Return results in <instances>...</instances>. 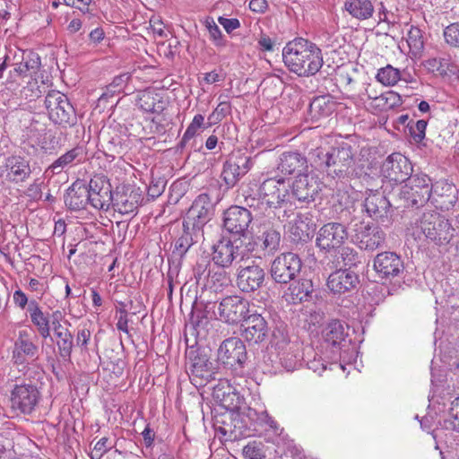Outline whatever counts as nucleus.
Masks as SVG:
<instances>
[{"mask_svg":"<svg viewBox=\"0 0 459 459\" xmlns=\"http://www.w3.org/2000/svg\"><path fill=\"white\" fill-rule=\"evenodd\" d=\"M432 193L444 198L443 204L446 206L454 205L457 202L458 190L454 184L446 180H440L432 185Z\"/></svg>","mask_w":459,"mask_h":459,"instance_id":"44","label":"nucleus"},{"mask_svg":"<svg viewBox=\"0 0 459 459\" xmlns=\"http://www.w3.org/2000/svg\"><path fill=\"white\" fill-rule=\"evenodd\" d=\"M359 283L357 273L349 269H337L327 278L326 286L334 295H342L352 291Z\"/></svg>","mask_w":459,"mask_h":459,"instance_id":"26","label":"nucleus"},{"mask_svg":"<svg viewBox=\"0 0 459 459\" xmlns=\"http://www.w3.org/2000/svg\"><path fill=\"white\" fill-rule=\"evenodd\" d=\"M273 345L277 351L281 365L287 371L297 369L303 359L302 344L299 341H290L288 334L278 330L273 333Z\"/></svg>","mask_w":459,"mask_h":459,"instance_id":"6","label":"nucleus"},{"mask_svg":"<svg viewBox=\"0 0 459 459\" xmlns=\"http://www.w3.org/2000/svg\"><path fill=\"white\" fill-rule=\"evenodd\" d=\"M290 184L283 178H270L259 186L260 197L269 208H279L289 202Z\"/></svg>","mask_w":459,"mask_h":459,"instance_id":"10","label":"nucleus"},{"mask_svg":"<svg viewBox=\"0 0 459 459\" xmlns=\"http://www.w3.org/2000/svg\"><path fill=\"white\" fill-rule=\"evenodd\" d=\"M143 201L142 193L139 189H132L129 192L118 194L115 199V210L121 214H133L137 211Z\"/></svg>","mask_w":459,"mask_h":459,"instance_id":"37","label":"nucleus"},{"mask_svg":"<svg viewBox=\"0 0 459 459\" xmlns=\"http://www.w3.org/2000/svg\"><path fill=\"white\" fill-rule=\"evenodd\" d=\"M204 117L201 114H197L194 117L192 122L187 126L186 132L181 139V143L186 144V142L191 140L197 133V130L204 125Z\"/></svg>","mask_w":459,"mask_h":459,"instance_id":"55","label":"nucleus"},{"mask_svg":"<svg viewBox=\"0 0 459 459\" xmlns=\"http://www.w3.org/2000/svg\"><path fill=\"white\" fill-rule=\"evenodd\" d=\"M150 27L153 33L159 37H165L164 24L161 20L158 17H152L150 20Z\"/></svg>","mask_w":459,"mask_h":459,"instance_id":"64","label":"nucleus"},{"mask_svg":"<svg viewBox=\"0 0 459 459\" xmlns=\"http://www.w3.org/2000/svg\"><path fill=\"white\" fill-rule=\"evenodd\" d=\"M284 297L288 302L298 304L308 300L314 291L313 282L309 279L291 281Z\"/></svg>","mask_w":459,"mask_h":459,"instance_id":"35","label":"nucleus"},{"mask_svg":"<svg viewBox=\"0 0 459 459\" xmlns=\"http://www.w3.org/2000/svg\"><path fill=\"white\" fill-rule=\"evenodd\" d=\"M406 41L411 58H420L424 50L423 31L417 26L411 25L407 32Z\"/></svg>","mask_w":459,"mask_h":459,"instance_id":"41","label":"nucleus"},{"mask_svg":"<svg viewBox=\"0 0 459 459\" xmlns=\"http://www.w3.org/2000/svg\"><path fill=\"white\" fill-rule=\"evenodd\" d=\"M130 76L128 74H123L116 76L112 82L108 86L110 91H120L122 88L127 83Z\"/></svg>","mask_w":459,"mask_h":459,"instance_id":"59","label":"nucleus"},{"mask_svg":"<svg viewBox=\"0 0 459 459\" xmlns=\"http://www.w3.org/2000/svg\"><path fill=\"white\" fill-rule=\"evenodd\" d=\"M424 66L432 73H438L442 74L446 72V69L444 68L442 65V61L439 58H429L425 61Z\"/></svg>","mask_w":459,"mask_h":459,"instance_id":"61","label":"nucleus"},{"mask_svg":"<svg viewBox=\"0 0 459 459\" xmlns=\"http://www.w3.org/2000/svg\"><path fill=\"white\" fill-rule=\"evenodd\" d=\"M30 174L31 169L29 160L20 155L6 157L0 166V178L8 183H23L30 178Z\"/></svg>","mask_w":459,"mask_h":459,"instance_id":"12","label":"nucleus"},{"mask_svg":"<svg viewBox=\"0 0 459 459\" xmlns=\"http://www.w3.org/2000/svg\"><path fill=\"white\" fill-rule=\"evenodd\" d=\"M386 233L377 224H367L356 230L355 244L361 250L374 252L385 245Z\"/></svg>","mask_w":459,"mask_h":459,"instance_id":"15","label":"nucleus"},{"mask_svg":"<svg viewBox=\"0 0 459 459\" xmlns=\"http://www.w3.org/2000/svg\"><path fill=\"white\" fill-rule=\"evenodd\" d=\"M40 65L41 62L39 56L35 52H29L22 58V61L16 65L14 73L22 77H32L38 74Z\"/></svg>","mask_w":459,"mask_h":459,"instance_id":"42","label":"nucleus"},{"mask_svg":"<svg viewBox=\"0 0 459 459\" xmlns=\"http://www.w3.org/2000/svg\"><path fill=\"white\" fill-rule=\"evenodd\" d=\"M224 269L225 268L218 266V268L209 271L207 275L211 288L216 292L221 291L231 283L230 276Z\"/></svg>","mask_w":459,"mask_h":459,"instance_id":"45","label":"nucleus"},{"mask_svg":"<svg viewBox=\"0 0 459 459\" xmlns=\"http://www.w3.org/2000/svg\"><path fill=\"white\" fill-rule=\"evenodd\" d=\"M33 338H37L31 332L20 330L14 341L12 360L15 365L24 366L29 359L37 358L39 347L34 343Z\"/></svg>","mask_w":459,"mask_h":459,"instance_id":"17","label":"nucleus"},{"mask_svg":"<svg viewBox=\"0 0 459 459\" xmlns=\"http://www.w3.org/2000/svg\"><path fill=\"white\" fill-rule=\"evenodd\" d=\"M189 375L192 382L195 385H203L208 382L213 374L212 363L204 354L189 355Z\"/></svg>","mask_w":459,"mask_h":459,"instance_id":"27","label":"nucleus"},{"mask_svg":"<svg viewBox=\"0 0 459 459\" xmlns=\"http://www.w3.org/2000/svg\"><path fill=\"white\" fill-rule=\"evenodd\" d=\"M249 307V301L240 296H227L219 303L218 315L221 321L236 325L247 318Z\"/></svg>","mask_w":459,"mask_h":459,"instance_id":"11","label":"nucleus"},{"mask_svg":"<svg viewBox=\"0 0 459 459\" xmlns=\"http://www.w3.org/2000/svg\"><path fill=\"white\" fill-rule=\"evenodd\" d=\"M322 189V182L311 173L299 174L291 185V194L299 202H313Z\"/></svg>","mask_w":459,"mask_h":459,"instance_id":"16","label":"nucleus"},{"mask_svg":"<svg viewBox=\"0 0 459 459\" xmlns=\"http://www.w3.org/2000/svg\"><path fill=\"white\" fill-rule=\"evenodd\" d=\"M282 59L288 70L299 77L316 75L324 65L322 49L316 43L300 37L285 45Z\"/></svg>","mask_w":459,"mask_h":459,"instance_id":"2","label":"nucleus"},{"mask_svg":"<svg viewBox=\"0 0 459 459\" xmlns=\"http://www.w3.org/2000/svg\"><path fill=\"white\" fill-rule=\"evenodd\" d=\"M41 399L39 388L30 383L17 381L10 386V408L16 414H31Z\"/></svg>","mask_w":459,"mask_h":459,"instance_id":"5","label":"nucleus"},{"mask_svg":"<svg viewBox=\"0 0 459 459\" xmlns=\"http://www.w3.org/2000/svg\"><path fill=\"white\" fill-rule=\"evenodd\" d=\"M427 127V121L420 119L416 122L410 121L407 124V128L410 135L415 143H420L425 138V131Z\"/></svg>","mask_w":459,"mask_h":459,"instance_id":"53","label":"nucleus"},{"mask_svg":"<svg viewBox=\"0 0 459 459\" xmlns=\"http://www.w3.org/2000/svg\"><path fill=\"white\" fill-rule=\"evenodd\" d=\"M65 204L70 210L84 209L90 204L87 186L82 182H74L65 195Z\"/></svg>","mask_w":459,"mask_h":459,"instance_id":"36","label":"nucleus"},{"mask_svg":"<svg viewBox=\"0 0 459 459\" xmlns=\"http://www.w3.org/2000/svg\"><path fill=\"white\" fill-rule=\"evenodd\" d=\"M218 359L225 366H242L247 359V350L243 341L238 337L224 340L218 349Z\"/></svg>","mask_w":459,"mask_h":459,"instance_id":"18","label":"nucleus"},{"mask_svg":"<svg viewBox=\"0 0 459 459\" xmlns=\"http://www.w3.org/2000/svg\"><path fill=\"white\" fill-rule=\"evenodd\" d=\"M302 261L292 252L281 253L271 264L270 274L272 279L280 284H287L294 281L300 273Z\"/></svg>","mask_w":459,"mask_h":459,"instance_id":"8","label":"nucleus"},{"mask_svg":"<svg viewBox=\"0 0 459 459\" xmlns=\"http://www.w3.org/2000/svg\"><path fill=\"white\" fill-rule=\"evenodd\" d=\"M264 276V271L259 265H247L238 270V286L244 292L255 291L262 286Z\"/></svg>","mask_w":459,"mask_h":459,"instance_id":"28","label":"nucleus"},{"mask_svg":"<svg viewBox=\"0 0 459 459\" xmlns=\"http://www.w3.org/2000/svg\"><path fill=\"white\" fill-rule=\"evenodd\" d=\"M243 455L246 459H264L262 449L255 443H249L243 448Z\"/></svg>","mask_w":459,"mask_h":459,"instance_id":"58","label":"nucleus"},{"mask_svg":"<svg viewBox=\"0 0 459 459\" xmlns=\"http://www.w3.org/2000/svg\"><path fill=\"white\" fill-rule=\"evenodd\" d=\"M136 105L143 111L152 114H160L166 107L162 96L154 89L139 91Z\"/></svg>","mask_w":459,"mask_h":459,"instance_id":"34","label":"nucleus"},{"mask_svg":"<svg viewBox=\"0 0 459 459\" xmlns=\"http://www.w3.org/2000/svg\"><path fill=\"white\" fill-rule=\"evenodd\" d=\"M281 236L279 229L270 221H264L253 229L249 237H245V250L256 258L273 255L281 247Z\"/></svg>","mask_w":459,"mask_h":459,"instance_id":"3","label":"nucleus"},{"mask_svg":"<svg viewBox=\"0 0 459 459\" xmlns=\"http://www.w3.org/2000/svg\"><path fill=\"white\" fill-rule=\"evenodd\" d=\"M277 169L284 175L302 174L307 170V160L299 152H284L280 157Z\"/></svg>","mask_w":459,"mask_h":459,"instance_id":"33","label":"nucleus"},{"mask_svg":"<svg viewBox=\"0 0 459 459\" xmlns=\"http://www.w3.org/2000/svg\"><path fill=\"white\" fill-rule=\"evenodd\" d=\"M27 312L39 336L44 340L51 338V316L44 313L35 299L30 301Z\"/></svg>","mask_w":459,"mask_h":459,"instance_id":"31","label":"nucleus"},{"mask_svg":"<svg viewBox=\"0 0 459 459\" xmlns=\"http://www.w3.org/2000/svg\"><path fill=\"white\" fill-rule=\"evenodd\" d=\"M91 331L86 327H82L78 330L75 341L76 346L79 347L82 351H88V344L91 340Z\"/></svg>","mask_w":459,"mask_h":459,"instance_id":"57","label":"nucleus"},{"mask_svg":"<svg viewBox=\"0 0 459 459\" xmlns=\"http://www.w3.org/2000/svg\"><path fill=\"white\" fill-rule=\"evenodd\" d=\"M403 187L402 193L412 204H422L428 202L432 194V184L426 174L410 176Z\"/></svg>","mask_w":459,"mask_h":459,"instance_id":"13","label":"nucleus"},{"mask_svg":"<svg viewBox=\"0 0 459 459\" xmlns=\"http://www.w3.org/2000/svg\"><path fill=\"white\" fill-rule=\"evenodd\" d=\"M204 238V230L191 228L183 221V230L180 236L175 240L173 253L183 257L189 248Z\"/></svg>","mask_w":459,"mask_h":459,"instance_id":"32","label":"nucleus"},{"mask_svg":"<svg viewBox=\"0 0 459 459\" xmlns=\"http://www.w3.org/2000/svg\"><path fill=\"white\" fill-rule=\"evenodd\" d=\"M218 22L228 33H230L240 27V22L236 18L229 19L221 16L219 17Z\"/></svg>","mask_w":459,"mask_h":459,"instance_id":"60","label":"nucleus"},{"mask_svg":"<svg viewBox=\"0 0 459 459\" xmlns=\"http://www.w3.org/2000/svg\"><path fill=\"white\" fill-rule=\"evenodd\" d=\"M86 156V149L83 144H78L74 148L69 150L63 155H61L58 159H56L49 167L48 170H50L53 174H59L63 171V169L71 165L74 161L81 162L85 159Z\"/></svg>","mask_w":459,"mask_h":459,"instance_id":"38","label":"nucleus"},{"mask_svg":"<svg viewBox=\"0 0 459 459\" xmlns=\"http://www.w3.org/2000/svg\"><path fill=\"white\" fill-rule=\"evenodd\" d=\"M244 415L255 425H267L270 428H276V422L269 416L266 411H257L253 408H247Z\"/></svg>","mask_w":459,"mask_h":459,"instance_id":"49","label":"nucleus"},{"mask_svg":"<svg viewBox=\"0 0 459 459\" xmlns=\"http://www.w3.org/2000/svg\"><path fill=\"white\" fill-rule=\"evenodd\" d=\"M213 205L210 196L204 193L199 195L188 209L184 222L187 227L204 230V225L211 220Z\"/></svg>","mask_w":459,"mask_h":459,"instance_id":"14","label":"nucleus"},{"mask_svg":"<svg viewBox=\"0 0 459 459\" xmlns=\"http://www.w3.org/2000/svg\"><path fill=\"white\" fill-rule=\"evenodd\" d=\"M241 325V336L249 344L263 342L268 335V325L257 313L248 314Z\"/></svg>","mask_w":459,"mask_h":459,"instance_id":"21","label":"nucleus"},{"mask_svg":"<svg viewBox=\"0 0 459 459\" xmlns=\"http://www.w3.org/2000/svg\"><path fill=\"white\" fill-rule=\"evenodd\" d=\"M416 225L427 239L438 246L447 245L455 236V230L449 221L432 210L424 212Z\"/></svg>","mask_w":459,"mask_h":459,"instance_id":"4","label":"nucleus"},{"mask_svg":"<svg viewBox=\"0 0 459 459\" xmlns=\"http://www.w3.org/2000/svg\"><path fill=\"white\" fill-rule=\"evenodd\" d=\"M363 206L367 214L373 220L384 221L388 217L390 202L380 192L370 191L364 200Z\"/></svg>","mask_w":459,"mask_h":459,"instance_id":"30","label":"nucleus"},{"mask_svg":"<svg viewBox=\"0 0 459 459\" xmlns=\"http://www.w3.org/2000/svg\"><path fill=\"white\" fill-rule=\"evenodd\" d=\"M376 78L385 86H394L402 79V74L399 69L387 65L378 69Z\"/></svg>","mask_w":459,"mask_h":459,"instance_id":"46","label":"nucleus"},{"mask_svg":"<svg viewBox=\"0 0 459 459\" xmlns=\"http://www.w3.org/2000/svg\"><path fill=\"white\" fill-rule=\"evenodd\" d=\"M108 438L101 437L95 445L91 452L89 454L91 459H100L111 446L108 445Z\"/></svg>","mask_w":459,"mask_h":459,"instance_id":"56","label":"nucleus"},{"mask_svg":"<svg viewBox=\"0 0 459 459\" xmlns=\"http://www.w3.org/2000/svg\"><path fill=\"white\" fill-rule=\"evenodd\" d=\"M239 255L238 246L234 245L230 239H220L212 247V259L220 267H230Z\"/></svg>","mask_w":459,"mask_h":459,"instance_id":"29","label":"nucleus"},{"mask_svg":"<svg viewBox=\"0 0 459 459\" xmlns=\"http://www.w3.org/2000/svg\"><path fill=\"white\" fill-rule=\"evenodd\" d=\"M382 170L389 180L402 183L409 178L412 168L406 157L401 153H393L383 163Z\"/></svg>","mask_w":459,"mask_h":459,"instance_id":"25","label":"nucleus"},{"mask_svg":"<svg viewBox=\"0 0 459 459\" xmlns=\"http://www.w3.org/2000/svg\"><path fill=\"white\" fill-rule=\"evenodd\" d=\"M312 165L333 179H348L357 178L353 148L347 143H342L328 151L316 148L309 153Z\"/></svg>","mask_w":459,"mask_h":459,"instance_id":"1","label":"nucleus"},{"mask_svg":"<svg viewBox=\"0 0 459 459\" xmlns=\"http://www.w3.org/2000/svg\"><path fill=\"white\" fill-rule=\"evenodd\" d=\"M348 238L346 227L337 222L325 224L317 232L316 243L322 250L340 247Z\"/></svg>","mask_w":459,"mask_h":459,"instance_id":"19","label":"nucleus"},{"mask_svg":"<svg viewBox=\"0 0 459 459\" xmlns=\"http://www.w3.org/2000/svg\"><path fill=\"white\" fill-rule=\"evenodd\" d=\"M44 104L49 118L55 124L65 126L74 125L75 122L74 108L67 97L60 91H49L45 97Z\"/></svg>","mask_w":459,"mask_h":459,"instance_id":"7","label":"nucleus"},{"mask_svg":"<svg viewBox=\"0 0 459 459\" xmlns=\"http://www.w3.org/2000/svg\"><path fill=\"white\" fill-rule=\"evenodd\" d=\"M343 8L352 18L359 21L370 19L375 12L371 0H345Z\"/></svg>","mask_w":459,"mask_h":459,"instance_id":"39","label":"nucleus"},{"mask_svg":"<svg viewBox=\"0 0 459 459\" xmlns=\"http://www.w3.org/2000/svg\"><path fill=\"white\" fill-rule=\"evenodd\" d=\"M359 260V255L357 251H355L352 247H343L338 251V255H336V264L335 267L338 266H355Z\"/></svg>","mask_w":459,"mask_h":459,"instance_id":"48","label":"nucleus"},{"mask_svg":"<svg viewBox=\"0 0 459 459\" xmlns=\"http://www.w3.org/2000/svg\"><path fill=\"white\" fill-rule=\"evenodd\" d=\"M335 103L330 96L321 95L314 98L309 105L311 117L319 120L330 116L334 109Z\"/></svg>","mask_w":459,"mask_h":459,"instance_id":"40","label":"nucleus"},{"mask_svg":"<svg viewBox=\"0 0 459 459\" xmlns=\"http://www.w3.org/2000/svg\"><path fill=\"white\" fill-rule=\"evenodd\" d=\"M250 168V157L245 154L232 155L223 165L221 178L228 187H232L248 172Z\"/></svg>","mask_w":459,"mask_h":459,"instance_id":"22","label":"nucleus"},{"mask_svg":"<svg viewBox=\"0 0 459 459\" xmlns=\"http://www.w3.org/2000/svg\"><path fill=\"white\" fill-rule=\"evenodd\" d=\"M444 423L446 429L459 433V396L452 401L448 416Z\"/></svg>","mask_w":459,"mask_h":459,"instance_id":"50","label":"nucleus"},{"mask_svg":"<svg viewBox=\"0 0 459 459\" xmlns=\"http://www.w3.org/2000/svg\"><path fill=\"white\" fill-rule=\"evenodd\" d=\"M259 48L263 51H273L275 40L271 39L268 35L261 33L257 40Z\"/></svg>","mask_w":459,"mask_h":459,"instance_id":"63","label":"nucleus"},{"mask_svg":"<svg viewBox=\"0 0 459 459\" xmlns=\"http://www.w3.org/2000/svg\"><path fill=\"white\" fill-rule=\"evenodd\" d=\"M400 104V95L393 91H388L380 93L379 97L374 102H369L368 108L373 111L382 112L398 107Z\"/></svg>","mask_w":459,"mask_h":459,"instance_id":"43","label":"nucleus"},{"mask_svg":"<svg viewBox=\"0 0 459 459\" xmlns=\"http://www.w3.org/2000/svg\"><path fill=\"white\" fill-rule=\"evenodd\" d=\"M373 267L382 279L399 276L403 272L404 264L401 256L394 252H382L376 255Z\"/></svg>","mask_w":459,"mask_h":459,"instance_id":"23","label":"nucleus"},{"mask_svg":"<svg viewBox=\"0 0 459 459\" xmlns=\"http://www.w3.org/2000/svg\"><path fill=\"white\" fill-rule=\"evenodd\" d=\"M87 187L90 204L95 209L107 211L112 201L110 184L103 177L96 176Z\"/></svg>","mask_w":459,"mask_h":459,"instance_id":"24","label":"nucleus"},{"mask_svg":"<svg viewBox=\"0 0 459 459\" xmlns=\"http://www.w3.org/2000/svg\"><path fill=\"white\" fill-rule=\"evenodd\" d=\"M70 325L60 310L51 314V331L53 332L52 341L57 347L58 355L65 361L70 360L74 348V335L65 325Z\"/></svg>","mask_w":459,"mask_h":459,"instance_id":"9","label":"nucleus"},{"mask_svg":"<svg viewBox=\"0 0 459 459\" xmlns=\"http://www.w3.org/2000/svg\"><path fill=\"white\" fill-rule=\"evenodd\" d=\"M326 342L335 346L344 340V328L340 321L330 322L324 331Z\"/></svg>","mask_w":459,"mask_h":459,"instance_id":"47","label":"nucleus"},{"mask_svg":"<svg viewBox=\"0 0 459 459\" xmlns=\"http://www.w3.org/2000/svg\"><path fill=\"white\" fill-rule=\"evenodd\" d=\"M205 27L209 32L210 39L213 42L216 47H225L226 39L212 18H207L205 20Z\"/></svg>","mask_w":459,"mask_h":459,"instance_id":"52","label":"nucleus"},{"mask_svg":"<svg viewBox=\"0 0 459 459\" xmlns=\"http://www.w3.org/2000/svg\"><path fill=\"white\" fill-rule=\"evenodd\" d=\"M443 37L447 45L459 48V22H454L446 26L444 29Z\"/></svg>","mask_w":459,"mask_h":459,"instance_id":"54","label":"nucleus"},{"mask_svg":"<svg viewBox=\"0 0 459 459\" xmlns=\"http://www.w3.org/2000/svg\"><path fill=\"white\" fill-rule=\"evenodd\" d=\"M253 219L251 210L234 205L224 212L223 226L231 234L244 236Z\"/></svg>","mask_w":459,"mask_h":459,"instance_id":"20","label":"nucleus"},{"mask_svg":"<svg viewBox=\"0 0 459 459\" xmlns=\"http://www.w3.org/2000/svg\"><path fill=\"white\" fill-rule=\"evenodd\" d=\"M13 299L15 306L21 309H24L26 307H28L30 301L27 295L21 290H17L13 292Z\"/></svg>","mask_w":459,"mask_h":459,"instance_id":"62","label":"nucleus"},{"mask_svg":"<svg viewBox=\"0 0 459 459\" xmlns=\"http://www.w3.org/2000/svg\"><path fill=\"white\" fill-rule=\"evenodd\" d=\"M231 112V104L229 101H221L208 117V126L216 125Z\"/></svg>","mask_w":459,"mask_h":459,"instance_id":"51","label":"nucleus"}]
</instances>
